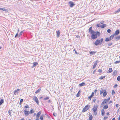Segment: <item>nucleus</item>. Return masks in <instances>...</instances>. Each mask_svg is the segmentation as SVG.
<instances>
[{
	"label": "nucleus",
	"instance_id": "obj_64",
	"mask_svg": "<svg viewBox=\"0 0 120 120\" xmlns=\"http://www.w3.org/2000/svg\"><path fill=\"white\" fill-rule=\"evenodd\" d=\"M48 101L49 102H51V101L50 100H49Z\"/></svg>",
	"mask_w": 120,
	"mask_h": 120
},
{
	"label": "nucleus",
	"instance_id": "obj_62",
	"mask_svg": "<svg viewBox=\"0 0 120 120\" xmlns=\"http://www.w3.org/2000/svg\"><path fill=\"white\" fill-rule=\"evenodd\" d=\"M35 120H39V118H37Z\"/></svg>",
	"mask_w": 120,
	"mask_h": 120
},
{
	"label": "nucleus",
	"instance_id": "obj_24",
	"mask_svg": "<svg viewBox=\"0 0 120 120\" xmlns=\"http://www.w3.org/2000/svg\"><path fill=\"white\" fill-rule=\"evenodd\" d=\"M41 88H39L35 92V93L36 94H37L38 93H39L41 90Z\"/></svg>",
	"mask_w": 120,
	"mask_h": 120
},
{
	"label": "nucleus",
	"instance_id": "obj_27",
	"mask_svg": "<svg viewBox=\"0 0 120 120\" xmlns=\"http://www.w3.org/2000/svg\"><path fill=\"white\" fill-rule=\"evenodd\" d=\"M112 69L111 68H109V70H108V73H110L112 72Z\"/></svg>",
	"mask_w": 120,
	"mask_h": 120
},
{
	"label": "nucleus",
	"instance_id": "obj_63",
	"mask_svg": "<svg viewBox=\"0 0 120 120\" xmlns=\"http://www.w3.org/2000/svg\"><path fill=\"white\" fill-rule=\"evenodd\" d=\"M55 113H53V115L54 116H56V115H55Z\"/></svg>",
	"mask_w": 120,
	"mask_h": 120
},
{
	"label": "nucleus",
	"instance_id": "obj_59",
	"mask_svg": "<svg viewBox=\"0 0 120 120\" xmlns=\"http://www.w3.org/2000/svg\"><path fill=\"white\" fill-rule=\"evenodd\" d=\"M118 120H120V115L119 116Z\"/></svg>",
	"mask_w": 120,
	"mask_h": 120
},
{
	"label": "nucleus",
	"instance_id": "obj_3",
	"mask_svg": "<svg viewBox=\"0 0 120 120\" xmlns=\"http://www.w3.org/2000/svg\"><path fill=\"white\" fill-rule=\"evenodd\" d=\"M98 108V106L97 105H94L92 108L93 111L94 112V114L96 116L97 114V111Z\"/></svg>",
	"mask_w": 120,
	"mask_h": 120
},
{
	"label": "nucleus",
	"instance_id": "obj_53",
	"mask_svg": "<svg viewBox=\"0 0 120 120\" xmlns=\"http://www.w3.org/2000/svg\"><path fill=\"white\" fill-rule=\"evenodd\" d=\"M112 101H110L109 102V104H110V103H112Z\"/></svg>",
	"mask_w": 120,
	"mask_h": 120
},
{
	"label": "nucleus",
	"instance_id": "obj_58",
	"mask_svg": "<svg viewBox=\"0 0 120 120\" xmlns=\"http://www.w3.org/2000/svg\"><path fill=\"white\" fill-rule=\"evenodd\" d=\"M97 90H94V92H95V93H96V92H97Z\"/></svg>",
	"mask_w": 120,
	"mask_h": 120
},
{
	"label": "nucleus",
	"instance_id": "obj_20",
	"mask_svg": "<svg viewBox=\"0 0 120 120\" xmlns=\"http://www.w3.org/2000/svg\"><path fill=\"white\" fill-rule=\"evenodd\" d=\"M105 91V90H104L102 88H101V89L100 91V94H101Z\"/></svg>",
	"mask_w": 120,
	"mask_h": 120
},
{
	"label": "nucleus",
	"instance_id": "obj_19",
	"mask_svg": "<svg viewBox=\"0 0 120 120\" xmlns=\"http://www.w3.org/2000/svg\"><path fill=\"white\" fill-rule=\"evenodd\" d=\"M0 10H2L3 11H7L8 12V10L7 9H6L5 8H0Z\"/></svg>",
	"mask_w": 120,
	"mask_h": 120
},
{
	"label": "nucleus",
	"instance_id": "obj_8",
	"mask_svg": "<svg viewBox=\"0 0 120 120\" xmlns=\"http://www.w3.org/2000/svg\"><path fill=\"white\" fill-rule=\"evenodd\" d=\"M94 95V93L93 92L92 93V94L90 96L88 97V100L89 101H90L91 99V98H92L93 97Z\"/></svg>",
	"mask_w": 120,
	"mask_h": 120
},
{
	"label": "nucleus",
	"instance_id": "obj_1",
	"mask_svg": "<svg viewBox=\"0 0 120 120\" xmlns=\"http://www.w3.org/2000/svg\"><path fill=\"white\" fill-rule=\"evenodd\" d=\"M89 32L91 34V38L93 39H96L97 38L98 36H99L100 35V34L99 32L97 31L96 32L92 30V27L89 28Z\"/></svg>",
	"mask_w": 120,
	"mask_h": 120
},
{
	"label": "nucleus",
	"instance_id": "obj_21",
	"mask_svg": "<svg viewBox=\"0 0 120 120\" xmlns=\"http://www.w3.org/2000/svg\"><path fill=\"white\" fill-rule=\"evenodd\" d=\"M85 85V83L84 82H83L82 83L79 84V86H84Z\"/></svg>",
	"mask_w": 120,
	"mask_h": 120
},
{
	"label": "nucleus",
	"instance_id": "obj_2",
	"mask_svg": "<svg viewBox=\"0 0 120 120\" xmlns=\"http://www.w3.org/2000/svg\"><path fill=\"white\" fill-rule=\"evenodd\" d=\"M103 40V39L102 38H101L100 40L99 39H97L96 41L94 44L96 46L99 45H101L102 44Z\"/></svg>",
	"mask_w": 120,
	"mask_h": 120
},
{
	"label": "nucleus",
	"instance_id": "obj_35",
	"mask_svg": "<svg viewBox=\"0 0 120 120\" xmlns=\"http://www.w3.org/2000/svg\"><path fill=\"white\" fill-rule=\"evenodd\" d=\"M80 91L79 90V91L78 92V93L77 94V95H76V97H79V95L80 94Z\"/></svg>",
	"mask_w": 120,
	"mask_h": 120
},
{
	"label": "nucleus",
	"instance_id": "obj_38",
	"mask_svg": "<svg viewBox=\"0 0 120 120\" xmlns=\"http://www.w3.org/2000/svg\"><path fill=\"white\" fill-rule=\"evenodd\" d=\"M112 95H114L115 94V92L114 90H113L112 91Z\"/></svg>",
	"mask_w": 120,
	"mask_h": 120
},
{
	"label": "nucleus",
	"instance_id": "obj_48",
	"mask_svg": "<svg viewBox=\"0 0 120 120\" xmlns=\"http://www.w3.org/2000/svg\"><path fill=\"white\" fill-rule=\"evenodd\" d=\"M24 108H29V106L28 105L25 106H24Z\"/></svg>",
	"mask_w": 120,
	"mask_h": 120
},
{
	"label": "nucleus",
	"instance_id": "obj_47",
	"mask_svg": "<svg viewBox=\"0 0 120 120\" xmlns=\"http://www.w3.org/2000/svg\"><path fill=\"white\" fill-rule=\"evenodd\" d=\"M101 26L99 24H98L97 25V26L99 27H101Z\"/></svg>",
	"mask_w": 120,
	"mask_h": 120
},
{
	"label": "nucleus",
	"instance_id": "obj_52",
	"mask_svg": "<svg viewBox=\"0 0 120 120\" xmlns=\"http://www.w3.org/2000/svg\"><path fill=\"white\" fill-rule=\"evenodd\" d=\"M96 71V70L95 69V70H94V71L93 72V74H94L95 73Z\"/></svg>",
	"mask_w": 120,
	"mask_h": 120
},
{
	"label": "nucleus",
	"instance_id": "obj_12",
	"mask_svg": "<svg viewBox=\"0 0 120 120\" xmlns=\"http://www.w3.org/2000/svg\"><path fill=\"white\" fill-rule=\"evenodd\" d=\"M41 111H39L38 112L36 116V117L37 118H39L40 115L41 114Z\"/></svg>",
	"mask_w": 120,
	"mask_h": 120
},
{
	"label": "nucleus",
	"instance_id": "obj_44",
	"mask_svg": "<svg viewBox=\"0 0 120 120\" xmlns=\"http://www.w3.org/2000/svg\"><path fill=\"white\" fill-rule=\"evenodd\" d=\"M108 117L107 116H105L104 117L103 119V120H105L106 119H107Z\"/></svg>",
	"mask_w": 120,
	"mask_h": 120
},
{
	"label": "nucleus",
	"instance_id": "obj_5",
	"mask_svg": "<svg viewBox=\"0 0 120 120\" xmlns=\"http://www.w3.org/2000/svg\"><path fill=\"white\" fill-rule=\"evenodd\" d=\"M33 99L36 102L37 105H38L39 101L37 97L35 96H34L33 97Z\"/></svg>",
	"mask_w": 120,
	"mask_h": 120
},
{
	"label": "nucleus",
	"instance_id": "obj_57",
	"mask_svg": "<svg viewBox=\"0 0 120 120\" xmlns=\"http://www.w3.org/2000/svg\"><path fill=\"white\" fill-rule=\"evenodd\" d=\"M119 105V104H116V107H117Z\"/></svg>",
	"mask_w": 120,
	"mask_h": 120
},
{
	"label": "nucleus",
	"instance_id": "obj_40",
	"mask_svg": "<svg viewBox=\"0 0 120 120\" xmlns=\"http://www.w3.org/2000/svg\"><path fill=\"white\" fill-rule=\"evenodd\" d=\"M117 80L118 81H119L120 80V76H119L117 77Z\"/></svg>",
	"mask_w": 120,
	"mask_h": 120
},
{
	"label": "nucleus",
	"instance_id": "obj_42",
	"mask_svg": "<svg viewBox=\"0 0 120 120\" xmlns=\"http://www.w3.org/2000/svg\"><path fill=\"white\" fill-rule=\"evenodd\" d=\"M49 98V97H47L46 98H44V100H46L48 99Z\"/></svg>",
	"mask_w": 120,
	"mask_h": 120
},
{
	"label": "nucleus",
	"instance_id": "obj_7",
	"mask_svg": "<svg viewBox=\"0 0 120 120\" xmlns=\"http://www.w3.org/2000/svg\"><path fill=\"white\" fill-rule=\"evenodd\" d=\"M69 4H70V6L71 7H73L75 5V4L72 1L69 2Z\"/></svg>",
	"mask_w": 120,
	"mask_h": 120
},
{
	"label": "nucleus",
	"instance_id": "obj_34",
	"mask_svg": "<svg viewBox=\"0 0 120 120\" xmlns=\"http://www.w3.org/2000/svg\"><path fill=\"white\" fill-rule=\"evenodd\" d=\"M120 39V35L116 37V38L115 39L117 40H118Z\"/></svg>",
	"mask_w": 120,
	"mask_h": 120
},
{
	"label": "nucleus",
	"instance_id": "obj_18",
	"mask_svg": "<svg viewBox=\"0 0 120 120\" xmlns=\"http://www.w3.org/2000/svg\"><path fill=\"white\" fill-rule=\"evenodd\" d=\"M60 31L59 30H58L56 32L57 35L58 37H59L60 36Z\"/></svg>",
	"mask_w": 120,
	"mask_h": 120
},
{
	"label": "nucleus",
	"instance_id": "obj_30",
	"mask_svg": "<svg viewBox=\"0 0 120 120\" xmlns=\"http://www.w3.org/2000/svg\"><path fill=\"white\" fill-rule=\"evenodd\" d=\"M117 71H115L113 72L112 74L113 76L117 74Z\"/></svg>",
	"mask_w": 120,
	"mask_h": 120
},
{
	"label": "nucleus",
	"instance_id": "obj_22",
	"mask_svg": "<svg viewBox=\"0 0 120 120\" xmlns=\"http://www.w3.org/2000/svg\"><path fill=\"white\" fill-rule=\"evenodd\" d=\"M120 12V8H119L118 9L117 11H115L114 12L115 14H116L119 13Z\"/></svg>",
	"mask_w": 120,
	"mask_h": 120
},
{
	"label": "nucleus",
	"instance_id": "obj_29",
	"mask_svg": "<svg viewBox=\"0 0 120 120\" xmlns=\"http://www.w3.org/2000/svg\"><path fill=\"white\" fill-rule=\"evenodd\" d=\"M4 102V100L3 99H1L0 101V105L3 103Z\"/></svg>",
	"mask_w": 120,
	"mask_h": 120
},
{
	"label": "nucleus",
	"instance_id": "obj_26",
	"mask_svg": "<svg viewBox=\"0 0 120 120\" xmlns=\"http://www.w3.org/2000/svg\"><path fill=\"white\" fill-rule=\"evenodd\" d=\"M38 64V63L37 62H34L33 63V67H35Z\"/></svg>",
	"mask_w": 120,
	"mask_h": 120
},
{
	"label": "nucleus",
	"instance_id": "obj_32",
	"mask_svg": "<svg viewBox=\"0 0 120 120\" xmlns=\"http://www.w3.org/2000/svg\"><path fill=\"white\" fill-rule=\"evenodd\" d=\"M44 118V115L42 114L40 116V119L41 120H43Z\"/></svg>",
	"mask_w": 120,
	"mask_h": 120
},
{
	"label": "nucleus",
	"instance_id": "obj_41",
	"mask_svg": "<svg viewBox=\"0 0 120 120\" xmlns=\"http://www.w3.org/2000/svg\"><path fill=\"white\" fill-rule=\"evenodd\" d=\"M120 62V61H117L115 62L114 63L115 64H117V63H119Z\"/></svg>",
	"mask_w": 120,
	"mask_h": 120
},
{
	"label": "nucleus",
	"instance_id": "obj_28",
	"mask_svg": "<svg viewBox=\"0 0 120 120\" xmlns=\"http://www.w3.org/2000/svg\"><path fill=\"white\" fill-rule=\"evenodd\" d=\"M115 35L114 34L112 35H111L109 37V38H110V39L111 40L114 37V36Z\"/></svg>",
	"mask_w": 120,
	"mask_h": 120
},
{
	"label": "nucleus",
	"instance_id": "obj_25",
	"mask_svg": "<svg viewBox=\"0 0 120 120\" xmlns=\"http://www.w3.org/2000/svg\"><path fill=\"white\" fill-rule=\"evenodd\" d=\"M106 26V24H103L101 26V27L102 28H103L105 27Z\"/></svg>",
	"mask_w": 120,
	"mask_h": 120
},
{
	"label": "nucleus",
	"instance_id": "obj_50",
	"mask_svg": "<svg viewBox=\"0 0 120 120\" xmlns=\"http://www.w3.org/2000/svg\"><path fill=\"white\" fill-rule=\"evenodd\" d=\"M117 86V84L115 85L114 86V87L115 88H116Z\"/></svg>",
	"mask_w": 120,
	"mask_h": 120
},
{
	"label": "nucleus",
	"instance_id": "obj_61",
	"mask_svg": "<svg viewBox=\"0 0 120 120\" xmlns=\"http://www.w3.org/2000/svg\"><path fill=\"white\" fill-rule=\"evenodd\" d=\"M112 120H115V118H113L112 119Z\"/></svg>",
	"mask_w": 120,
	"mask_h": 120
},
{
	"label": "nucleus",
	"instance_id": "obj_39",
	"mask_svg": "<svg viewBox=\"0 0 120 120\" xmlns=\"http://www.w3.org/2000/svg\"><path fill=\"white\" fill-rule=\"evenodd\" d=\"M12 111L11 110H9L8 111V113L11 116V111Z\"/></svg>",
	"mask_w": 120,
	"mask_h": 120
},
{
	"label": "nucleus",
	"instance_id": "obj_10",
	"mask_svg": "<svg viewBox=\"0 0 120 120\" xmlns=\"http://www.w3.org/2000/svg\"><path fill=\"white\" fill-rule=\"evenodd\" d=\"M98 62V60H97L94 62V63L93 67V69H94L95 68Z\"/></svg>",
	"mask_w": 120,
	"mask_h": 120
},
{
	"label": "nucleus",
	"instance_id": "obj_37",
	"mask_svg": "<svg viewBox=\"0 0 120 120\" xmlns=\"http://www.w3.org/2000/svg\"><path fill=\"white\" fill-rule=\"evenodd\" d=\"M23 33V31H21L20 34H19V37H20V36L21 35H22V34Z\"/></svg>",
	"mask_w": 120,
	"mask_h": 120
},
{
	"label": "nucleus",
	"instance_id": "obj_46",
	"mask_svg": "<svg viewBox=\"0 0 120 120\" xmlns=\"http://www.w3.org/2000/svg\"><path fill=\"white\" fill-rule=\"evenodd\" d=\"M112 43L110 42L108 44V45L109 46L111 45H112Z\"/></svg>",
	"mask_w": 120,
	"mask_h": 120
},
{
	"label": "nucleus",
	"instance_id": "obj_17",
	"mask_svg": "<svg viewBox=\"0 0 120 120\" xmlns=\"http://www.w3.org/2000/svg\"><path fill=\"white\" fill-rule=\"evenodd\" d=\"M105 112L104 110V109H102L101 110V114L102 116H103L104 115Z\"/></svg>",
	"mask_w": 120,
	"mask_h": 120
},
{
	"label": "nucleus",
	"instance_id": "obj_11",
	"mask_svg": "<svg viewBox=\"0 0 120 120\" xmlns=\"http://www.w3.org/2000/svg\"><path fill=\"white\" fill-rule=\"evenodd\" d=\"M107 92L105 90V91L103 93V96L104 97H105L107 94Z\"/></svg>",
	"mask_w": 120,
	"mask_h": 120
},
{
	"label": "nucleus",
	"instance_id": "obj_60",
	"mask_svg": "<svg viewBox=\"0 0 120 120\" xmlns=\"http://www.w3.org/2000/svg\"><path fill=\"white\" fill-rule=\"evenodd\" d=\"M107 115H109V112H108L107 113Z\"/></svg>",
	"mask_w": 120,
	"mask_h": 120
},
{
	"label": "nucleus",
	"instance_id": "obj_56",
	"mask_svg": "<svg viewBox=\"0 0 120 120\" xmlns=\"http://www.w3.org/2000/svg\"><path fill=\"white\" fill-rule=\"evenodd\" d=\"M96 101V99H93V101L94 103Z\"/></svg>",
	"mask_w": 120,
	"mask_h": 120
},
{
	"label": "nucleus",
	"instance_id": "obj_13",
	"mask_svg": "<svg viewBox=\"0 0 120 120\" xmlns=\"http://www.w3.org/2000/svg\"><path fill=\"white\" fill-rule=\"evenodd\" d=\"M93 116L91 114H90L89 116L88 120H92Z\"/></svg>",
	"mask_w": 120,
	"mask_h": 120
},
{
	"label": "nucleus",
	"instance_id": "obj_45",
	"mask_svg": "<svg viewBox=\"0 0 120 120\" xmlns=\"http://www.w3.org/2000/svg\"><path fill=\"white\" fill-rule=\"evenodd\" d=\"M98 71L99 73H101L102 72V71L101 69H99L98 70Z\"/></svg>",
	"mask_w": 120,
	"mask_h": 120
},
{
	"label": "nucleus",
	"instance_id": "obj_54",
	"mask_svg": "<svg viewBox=\"0 0 120 120\" xmlns=\"http://www.w3.org/2000/svg\"><path fill=\"white\" fill-rule=\"evenodd\" d=\"M110 99V97H109V98H108L107 99V101H108Z\"/></svg>",
	"mask_w": 120,
	"mask_h": 120
},
{
	"label": "nucleus",
	"instance_id": "obj_23",
	"mask_svg": "<svg viewBox=\"0 0 120 120\" xmlns=\"http://www.w3.org/2000/svg\"><path fill=\"white\" fill-rule=\"evenodd\" d=\"M111 40L110 38H105V41L107 42L109 41H110Z\"/></svg>",
	"mask_w": 120,
	"mask_h": 120
},
{
	"label": "nucleus",
	"instance_id": "obj_49",
	"mask_svg": "<svg viewBox=\"0 0 120 120\" xmlns=\"http://www.w3.org/2000/svg\"><path fill=\"white\" fill-rule=\"evenodd\" d=\"M104 21H101L100 22V23L101 24H102L103 23H104Z\"/></svg>",
	"mask_w": 120,
	"mask_h": 120
},
{
	"label": "nucleus",
	"instance_id": "obj_33",
	"mask_svg": "<svg viewBox=\"0 0 120 120\" xmlns=\"http://www.w3.org/2000/svg\"><path fill=\"white\" fill-rule=\"evenodd\" d=\"M29 112L30 114H32L34 112V111L33 109H32Z\"/></svg>",
	"mask_w": 120,
	"mask_h": 120
},
{
	"label": "nucleus",
	"instance_id": "obj_43",
	"mask_svg": "<svg viewBox=\"0 0 120 120\" xmlns=\"http://www.w3.org/2000/svg\"><path fill=\"white\" fill-rule=\"evenodd\" d=\"M107 32L109 33H110L111 31V30L110 29H108L107 30Z\"/></svg>",
	"mask_w": 120,
	"mask_h": 120
},
{
	"label": "nucleus",
	"instance_id": "obj_55",
	"mask_svg": "<svg viewBox=\"0 0 120 120\" xmlns=\"http://www.w3.org/2000/svg\"><path fill=\"white\" fill-rule=\"evenodd\" d=\"M18 33H17L15 35V37H17L18 36Z\"/></svg>",
	"mask_w": 120,
	"mask_h": 120
},
{
	"label": "nucleus",
	"instance_id": "obj_36",
	"mask_svg": "<svg viewBox=\"0 0 120 120\" xmlns=\"http://www.w3.org/2000/svg\"><path fill=\"white\" fill-rule=\"evenodd\" d=\"M105 76H102L99 78V79H102L105 78Z\"/></svg>",
	"mask_w": 120,
	"mask_h": 120
},
{
	"label": "nucleus",
	"instance_id": "obj_14",
	"mask_svg": "<svg viewBox=\"0 0 120 120\" xmlns=\"http://www.w3.org/2000/svg\"><path fill=\"white\" fill-rule=\"evenodd\" d=\"M19 91L20 90L19 89H18L14 91V93L15 94V95H16V94L18 92H19Z\"/></svg>",
	"mask_w": 120,
	"mask_h": 120
},
{
	"label": "nucleus",
	"instance_id": "obj_51",
	"mask_svg": "<svg viewBox=\"0 0 120 120\" xmlns=\"http://www.w3.org/2000/svg\"><path fill=\"white\" fill-rule=\"evenodd\" d=\"M23 99H21L20 100V103H22V102H23Z\"/></svg>",
	"mask_w": 120,
	"mask_h": 120
},
{
	"label": "nucleus",
	"instance_id": "obj_16",
	"mask_svg": "<svg viewBox=\"0 0 120 120\" xmlns=\"http://www.w3.org/2000/svg\"><path fill=\"white\" fill-rule=\"evenodd\" d=\"M109 106L107 104L105 105L103 107V109L104 110L107 109L108 108Z\"/></svg>",
	"mask_w": 120,
	"mask_h": 120
},
{
	"label": "nucleus",
	"instance_id": "obj_6",
	"mask_svg": "<svg viewBox=\"0 0 120 120\" xmlns=\"http://www.w3.org/2000/svg\"><path fill=\"white\" fill-rule=\"evenodd\" d=\"M24 113L25 115L26 116H28L30 114V112L26 109H25L24 111Z\"/></svg>",
	"mask_w": 120,
	"mask_h": 120
},
{
	"label": "nucleus",
	"instance_id": "obj_15",
	"mask_svg": "<svg viewBox=\"0 0 120 120\" xmlns=\"http://www.w3.org/2000/svg\"><path fill=\"white\" fill-rule=\"evenodd\" d=\"M119 33V30H116L115 33L114 34L115 35H118Z\"/></svg>",
	"mask_w": 120,
	"mask_h": 120
},
{
	"label": "nucleus",
	"instance_id": "obj_31",
	"mask_svg": "<svg viewBox=\"0 0 120 120\" xmlns=\"http://www.w3.org/2000/svg\"><path fill=\"white\" fill-rule=\"evenodd\" d=\"M96 52H94V51H90V53L91 55H92L93 54H94L96 53Z\"/></svg>",
	"mask_w": 120,
	"mask_h": 120
},
{
	"label": "nucleus",
	"instance_id": "obj_9",
	"mask_svg": "<svg viewBox=\"0 0 120 120\" xmlns=\"http://www.w3.org/2000/svg\"><path fill=\"white\" fill-rule=\"evenodd\" d=\"M107 102V99H104L103 101L101 103V105H103L106 103Z\"/></svg>",
	"mask_w": 120,
	"mask_h": 120
},
{
	"label": "nucleus",
	"instance_id": "obj_4",
	"mask_svg": "<svg viewBox=\"0 0 120 120\" xmlns=\"http://www.w3.org/2000/svg\"><path fill=\"white\" fill-rule=\"evenodd\" d=\"M90 108V106L88 105H86L83 109L82 112H84Z\"/></svg>",
	"mask_w": 120,
	"mask_h": 120
}]
</instances>
